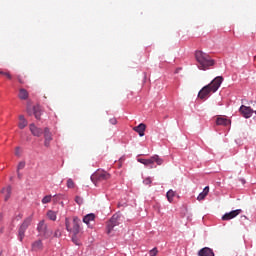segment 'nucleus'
I'll return each mask as SVG.
<instances>
[{
    "mask_svg": "<svg viewBox=\"0 0 256 256\" xmlns=\"http://www.w3.org/2000/svg\"><path fill=\"white\" fill-rule=\"evenodd\" d=\"M221 83H223V77L217 76L213 79L210 84L204 86L198 93L199 99H207L212 95V93H217L219 91V87H221Z\"/></svg>",
    "mask_w": 256,
    "mask_h": 256,
    "instance_id": "obj_1",
    "label": "nucleus"
},
{
    "mask_svg": "<svg viewBox=\"0 0 256 256\" xmlns=\"http://www.w3.org/2000/svg\"><path fill=\"white\" fill-rule=\"evenodd\" d=\"M195 57L198 63V69H201L202 71H207L209 67H213V65H215V60L203 51H196Z\"/></svg>",
    "mask_w": 256,
    "mask_h": 256,
    "instance_id": "obj_2",
    "label": "nucleus"
},
{
    "mask_svg": "<svg viewBox=\"0 0 256 256\" xmlns=\"http://www.w3.org/2000/svg\"><path fill=\"white\" fill-rule=\"evenodd\" d=\"M65 227L68 233L77 235L78 233H81V219L77 216H74L72 221L69 218H65Z\"/></svg>",
    "mask_w": 256,
    "mask_h": 256,
    "instance_id": "obj_3",
    "label": "nucleus"
},
{
    "mask_svg": "<svg viewBox=\"0 0 256 256\" xmlns=\"http://www.w3.org/2000/svg\"><path fill=\"white\" fill-rule=\"evenodd\" d=\"M36 231L38 232V237H43V239H50L53 235V231L49 230L45 220L38 222Z\"/></svg>",
    "mask_w": 256,
    "mask_h": 256,
    "instance_id": "obj_4",
    "label": "nucleus"
},
{
    "mask_svg": "<svg viewBox=\"0 0 256 256\" xmlns=\"http://www.w3.org/2000/svg\"><path fill=\"white\" fill-rule=\"evenodd\" d=\"M110 177H111V174L107 173V171L97 170L91 175L90 179L92 183L96 184L99 181H107V179H110Z\"/></svg>",
    "mask_w": 256,
    "mask_h": 256,
    "instance_id": "obj_5",
    "label": "nucleus"
},
{
    "mask_svg": "<svg viewBox=\"0 0 256 256\" xmlns=\"http://www.w3.org/2000/svg\"><path fill=\"white\" fill-rule=\"evenodd\" d=\"M138 163H142L145 167H149V165H153V163L163 165V159L159 157V155H154L150 159L138 158Z\"/></svg>",
    "mask_w": 256,
    "mask_h": 256,
    "instance_id": "obj_6",
    "label": "nucleus"
},
{
    "mask_svg": "<svg viewBox=\"0 0 256 256\" xmlns=\"http://www.w3.org/2000/svg\"><path fill=\"white\" fill-rule=\"evenodd\" d=\"M118 225H119V215L114 214L106 225L107 234L108 235L111 234V231H113V229H115V227H117Z\"/></svg>",
    "mask_w": 256,
    "mask_h": 256,
    "instance_id": "obj_7",
    "label": "nucleus"
},
{
    "mask_svg": "<svg viewBox=\"0 0 256 256\" xmlns=\"http://www.w3.org/2000/svg\"><path fill=\"white\" fill-rule=\"evenodd\" d=\"M239 113H241L244 119H251L255 111L249 106L241 105L239 108Z\"/></svg>",
    "mask_w": 256,
    "mask_h": 256,
    "instance_id": "obj_8",
    "label": "nucleus"
},
{
    "mask_svg": "<svg viewBox=\"0 0 256 256\" xmlns=\"http://www.w3.org/2000/svg\"><path fill=\"white\" fill-rule=\"evenodd\" d=\"M44 147H50L51 141H53V134L49 127L44 128Z\"/></svg>",
    "mask_w": 256,
    "mask_h": 256,
    "instance_id": "obj_9",
    "label": "nucleus"
},
{
    "mask_svg": "<svg viewBox=\"0 0 256 256\" xmlns=\"http://www.w3.org/2000/svg\"><path fill=\"white\" fill-rule=\"evenodd\" d=\"M242 211L243 210H241V209H236V210L227 212L222 216V221H231V219H235V217H237V215L242 213Z\"/></svg>",
    "mask_w": 256,
    "mask_h": 256,
    "instance_id": "obj_10",
    "label": "nucleus"
},
{
    "mask_svg": "<svg viewBox=\"0 0 256 256\" xmlns=\"http://www.w3.org/2000/svg\"><path fill=\"white\" fill-rule=\"evenodd\" d=\"M44 245H43V240L38 239L32 242L31 244V251L34 253H39V251H43Z\"/></svg>",
    "mask_w": 256,
    "mask_h": 256,
    "instance_id": "obj_11",
    "label": "nucleus"
},
{
    "mask_svg": "<svg viewBox=\"0 0 256 256\" xmlns=\"http://www.w3.org/2000/svg\"><path fill=\"white\" fill-rule=\"evenodd\" d=\"M30 131L34 137H41L43 135V129L35 126L34 123L30 124Z\"/></svg>",
    "mask_w": 256,
    "mask_h": 256,
    "instance_id": "obj_12",
    "label": "nucleus"
},
{
    "mask_svg": "<svg viewBox=\"0 0 256 256\" xmlns=\"http://www.w3.org/2000/svg\"><path fill=\"white\" fill-rule=\"evenodd\" d=\"M198 256H215V252L209 247H204L198 251Z\"/></svg>",
    "mask_w": 256,
    "mask_h": 256,
    "instance_id": "obj_13",
    "label": "nucleus"
},
{
    "mask_svg": "<svg viewBox=\"0 0 256 256\" xmlns=\"http://www.w3.org/2000/svg\"><path fill=\"white\" fill-rule=\"evenodd\" d=\"M145 129H147V126L143 123H140L138 126L134 127V131L138 133L139 137H145Z\"/></svg>",
    "mask_w": 256,
    "mask_h": 256,
    "instance_id": "obj_14",
    "label": "nucleus"
},
{
    "mask_svg": "<svg viewBox=\"0 0 256 256\" xmlns=\"http://www.w3.org/2000/svg\"><path fill=\"white\" fill-rule=\"evenodd\" d=\"M216 125H222L223 127H227L228 125H231V120L225 117H218L216 119Z\"/></svg>",
    "mask_w": 256,
    "mask_h": 256,
    "instance_id": "obj_15",
    "label": "nucleus"
},
{
    "mask_svg": "<svg viewBox=\"0 0 256 256\" xmlns=\"http://www.w3.org/2000/svg\"><path fill=\"white\" fill-rule=\"evenodd\" d=\"M26 231H27V229L25 228V226H23L21 224L19 229H18V241H20V243H23V239H25V232Z\"/></svg>",
    "mask_w": 256,
    "mask_h": 256,
    "instance_id": "obj_16",
    "label": "nucleus"
},
{
    "mask_svg": "<svg viewBox=\"0 0 256 256\" xmlns=\"http://www.w3.org/2000/svg\"><path fill=\"white\" fill-rule=\"evenodd\" d=\"M33 115H34L35 119H37V120L41 119V115H43V112L41 111L40 106L33 107Z\"/></svg>",
    "mask_w": 256,
    "mask_h": 256,
    "instance_id": "obj_17",
    "label": "nucleus"
},
{
    "mask_svg": "<svg viewBox=\"0 0 256 256\" xmlns=\"http://www.w3.org/2000/svg\"><path fill=\"white\" fill-rule=\"evenodd\" d=\"M28 122L27 119H25L24 115H20L19 116V123H18V127L19 129H25V127H27Z\"/></svg>",
    "mask_w": 256,
    "mask_h": 256,
    "instance_id": "obj_18",
    "label": "nucleus"
},
{
    "mask_svg": "<svg viewBox=\"0 0 256 256\" xmlns=\"http://www.w3.org/2000/svg\"><path fill=\"white\" fill-rule=\"evenodd\" d=\"M91 221H95V214L89 213L83 217V223H85L86 225H89Z\"/></svg>",
    "mask_w": 256,
    "mask_h": 256,
    "instance_id": "obj_19",
    "label": "nucleus"
},
{
    "mask_svg": "<svg viewBox=\"0 0 256 256\" xmlns=\"http://www.w3.org/2000/svg\"><path fill=\"white\" fill-rule=\"evenodd\" d=\"M2 193H6L4 201H9L11 197V186H7V188H3Z\"/></svg>",
    "mask_w": 256,
    "mask_h": 256,
    "instance_id": "obj_20",
    "label": "nucleus"
},
{
    "mask_svg": "<svg viewBox=\"0 0 256 256\" xmlns=\"http://www.w3.org/2000/svg\"><path fill=\"white\" fill-rule=\"evenodd\" d=\"M47 217L50 219V221H57V212L53 210H48Z\"/></svg>",
    "mask_w": 256,
    "mask_h": 256,
    "instance_id": "obj_21",
    "label": "nucleus"
},
{
    "mask_svg": "<svg viewBox=\"0 0 256 256\" xmlns=\"http://www.w3.org/2000/svg\"><path fill=\"white\" fill-rule=\"evenodd\" d=\"M32 221H33V216H28L26 219H24L21 225L26 229H29V226L31 225Z\"/></svg>",
    "mask_w": 256,
    "mask_h": 256,
    "instance_id": "obj_22",
    "label": "nucleus"
},
{
    "mask_svg": "<svg viewBox=\"0 0 256 256\" xmlns=\"http://www.w3.org/2000/svg\"><path fill=\"white\" fill-rule=\"evenodd\" d=\"M32 221H33V216H28L26 219H24L21 225L26 229H29V226L31 225Z\"/></svg>",
    "mask_w": 256,
    "mask_h": 256,
    "instance_id": "obj_23",
    "label": "nucleus"
},
{
    "mask_svg": "<svg viewBox=\"0 0 256 256\" xmlns=\"http://www.w3.org/2000/svg\"><path fill=\"white\" fill-rule=\"evenodd\" d=\"M29 97V93L27 92V90L25 89H20V92H19V98L22 99V100H25Z\"/></svg>",
    "mask_w": 256,
    "mask_h": 256,
    "instance_id": "obj_24",
    "label": "nucleus"
},
{
    "mask_svg": "<svg viewBox=\"0 0 256 256\" xmlns=\"http://www.w3.org/2000/svg\"><path fill=\"white\" fill-rule=\"evenodd\" d=\"M166 197L169 201V203H173V197H175V191L173 190H169L167 193H166Z\"/></svg>",
    "mask_w": 256,
    "mask_h": 256,
    "instance_id": "obj_25",
    "label": "nucleus"
},
{
    "mask_svg": "<svg viewBox=\"0 0 256 256\" xmlns=\"http://www.w3.org/2000/svg\"><path fill=\"white\" fill-rule=\"evenodd\" d=\"M51 199H53V196L46 195L42 198L43 205H47V203H51Z\"/></svg>",
    "mask_w": 256,
    "mask_h": 256,
    "instance_id": "obj_26",
    "label": "nucleus"
},
{
    "mask_svg": "<svg viewBox=\"0 0 256 256\" xmlns=\"http://www.w3.org/2000/svg\"><path fill=\"white\" fill-rule=\"evenodd\" d=\"M66 185H67L68 189H73L75 187V182H73V179L69 178L67 180V184Z\"/></svg>",
    "mask_w": 256,
    "mask_h": 256,
    "instance_id": "obj_27",
    "label": "nucleus"
},
{
    "mask_svg": "<svg viewBox=\"0 0 256 256\" xmlns=\"http://www.w3.org/2000/svg\"><path fill=\"white\" fill-rule=\"evenodd\" d=\"M157 253H159V250L157 249V247H154L149 251L150 256H157Z\"/></svg>",
    "mask_w": 256,
    "mask_h": 256,
    "instance_id": "obj_28",
    "label": "nucleus"
},
{
    "mask_svg": "<svg viewBox=\"0 0 256 256\" xmlns=\"http://www.w3.org/2000/svg\"><path fill=\"white\" fill-rule=\"evenodd\" d=\"M72 242L74 245H80L79 238H77V235L72 234Z\"/></svg>",
    "mask_w": 256,
    "mask_h": 256,
    "instance_id": "obj_29",
    "label": "nucleus"
},
{
    "mask_svg": "<svg viewBox=\"0 0 256 256\" xmlns=\"http://www.w3.org/2000/svg\"><path fill=\"white\" fill-rule=\"evenodd\" d=\"M75 202L77 203V205H83V197L76 196L75 197Z\"/></svg>",
    "mask_w": 256,
    "mask_h": 256,
    "instance_id": "obj_30",
    "label": "nucleus"
},
{
    "mask_svg": "<svg viewBox=\"0 0 256 256\" xmlns=\"http://www.w3.org/2000/svg\"><path fill=\"white\" fill-rule=\"evenodd\" d=\"M21 169H25V161L19 162L17 166V171H21Z\"/></svg>",
    "mask_w": 256,
    "mask_h": 256,
    "instance_id": "obj_31",
    "label": "nucleus"
},
{
    "mask_svg": "<svg viewBox=\"0 0 256 256\" xmlns=\"http://www.w3.org/2000/svg\"><path fill=\"white\" fill-rule=\"evenodd\" d=\"M144 185H151L153 183V180L151 177H147L146 179L143 180Z\"/></svg>",
    "mask_w": 256,
    "mask_h": 256,
    "instance_id": "obj_32",
    "label": "nucleus"
},
{
    "mask_svg": "<svg viewBox=\"0 0 256 256\" xmlns=\"http://www.w3.org/2000/svg\"><path fill=\"white\" fill-rule=\"evenodd\" d=\"M207 196L206 194H204L203 192H201L198 197H197V200L198 201H203V199H205Z\"/></svg>",
    "mask_w": 256,
    "mask_h": 256,
    "instance_id": "obj_33",
    "label": "nucleus"
},
{
    "mask_svg": "<svg viewBox=\"0 0 256 256\" xmlns=\"http://www.w3.org/2000/svg\"><path fill=\"white\" fill-rule=\"evenodd\" d=\"M15 155H16V157H21V147H16V149H15Z\"/></svg>",
    "mask_w": 256,
    "mask_h": 256,
    "instance_id": "obj_34",
    "label": "nucleus"
},
{
    "mask_svg": "<svg viewBox=\"0 0 256 256\" xmlns=\"http://www.w3.org/2000/svg\"><path fill=\"white\" fill-rule=\"evenodd\" d=\"M0 75H4L5 77L12 79L11 74H9L8 72L0 71Z\"/></svg>",
    "mask_w": 256,
    "mask_h": 256,
    "instance_id": "obj_35",
    "label": "nucleus"
},
{
    "mask_svg": "<svg viewBox=\"0 0 256 256\" xmlns=\"http://www.w3.org/2000/svg\"><path fill=\"white\" fill-rule=\"evenodd\" d=\"M202 193L204 194V195H209V186H206L204 189H203V191H202Z\"/></svg>",
    "mask_w": 256,
    "mask_h": 256,
    "instance_id": "obj_36",
    "label": "nucleus"
},
{
    "mask_svg": "<svg viewBox=\"0 0 256 256\" xmlns=\"http://www.w3.org/2000/svg\"><path fill=\"white\" fill-rule=\"evenodd\" d=\"M109 123H111V125H117V118H111Z\"/></svg>",
    "mask_w": 256,
    "mask_h": 256,
    "instance_id": "obj_37",
    "label": "nucleus"
},
{
    "mask_svg": "<svg viewBox=\"0 0 256 256\" xmlns=\"http://www.w3.org/2000/svg\"><path fill=\"white\" fill-rule=\"evenodd\" d=\"M27 113H28V115H33V108L28 107L27 108Z\"/></svg>",
    "mask_w": 256,
    "mask_h": 256,
    "instance_id": "obj_38",
    "label": "nucleus"
},
{
    "mask_svg": "<svg viewBox=\"0 0 256 256\" xmlns=\"http://www.w3.org/2000/svg\"><path fill=\"white\" fill-rule=\"evenodd\" d=\"M54 237H61V232L59 230H56L54 232Z\"/></svg>",
    "mask_w": 256,
    "mask_h": 256,
    "instance_id": "obj_39",
    "label": "nucleus"
},
{
    "mask_svg": "<svg viewBox=\"0 0 256 256\" xmlns=\"http://www.w3.org/2000/svg\"><path fill=\"white\" fill-rule=\"evenodd\" d=\"M17 177L18 179H21V172H19V170H17Z\"/></svg>",
    "mask_w": 256,
    "mask_h": 256,
    "instance_id": "obj_40",
    "label": "nucleus"
},
{
    "mask_svg": "<svg viewBox=\"0 0 256 256\" xmlns=\"http://www.w3.org/2000/svg\"><path fill=\"white\" fill-rule=\"evenodd\" d=\"M242 217V219H247V216H245V215H243V216H241Z\"/></svg>",
    "mask_w": 256,
    "mask_h": 256,
    "instance_id": "obj_41",
    "label": "nucleus"
},
{
    "mask_svg": "<svg viewBox=\"0 0 256 256\" xmlns=\"http://www.w3.org/2000/svg\"><path fill=\"white\" fill-rule=\"evenodd\" d=\"M19 217H20V218L23 217V214H19Z\"/></svg>",
    "mask_w": 256,
    "mask_h": 256,
    "instance_id": "obj_42",
    "label": "nucleus"
}]
</instances>
